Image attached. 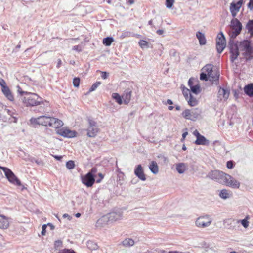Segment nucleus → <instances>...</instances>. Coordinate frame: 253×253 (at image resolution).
Instances as JSON below:
<instances>
[{"mask_svg":"<svg viewBox=\"0 0 253 253\" xmlns=\"http://www.w3.org/2000/svg\"><path fill=\"white\" fill-rule=\"evenodd\" d=\"M228 47L232 62H234L237 59L240 51L242 52V55L245 57L246 61L253 59V47L251 45V42L248 40H244L240 42L229 40Z\"/></svg>","mask_w":253,"mask_h":253,"instance_id":"nucleus-1","label":"nucleus"},{"mask_svg":"<svg viewBox=\"0 0 253 253\" xmlns=\"http://www.w3.org/2000/svg\"><path fill=\"white\" fill-rule=\"evenodd\" d=\"M20 88L19 87L18 92L21 95H25L22 100L23 104L27 107H33L39 106L38 110V112H43L45 111V104L42 101V98L39 96L35 93L28 92L20 90Z\"/></svg>","mask_w":253,"mask_h":253,"instance_id":"nucleus-2","label":"nucleus"},{"mask_svg":"<svg viewBox=\"0 0 253 253\" xmlns=\"http://www.w3.org/2000/svg\"><path fill=\"white\" fill-rule=\"evenodd\" d=\"M230 28L231 31L229 32L230 40L234 39L241 33L243 26L240 21L235 18L231 20Z\"/></svg>","mask_w":253,"mask_h":253,"instance_id":"nucleus-3","label":"nucleus"},{"mask_svg":"<svg viewBox=\"0 0 253 253\" xmlns=\"http://www.w3.org/2000/svg\"><path fill=\"white\" fill-rule=\"evenodd\" d=\"M212 219L210 215L206 214L197 218L195 221L196 226L199 228L209 227L211 223Z\"/></svg>","mask_w":253,"mask_h":253,"instance_id":"nucleus-4","label":"nucleus"},{"mask_svg":"<svg viewBox=\"0 0 253 253\" xmlns=\"http://www.w3.org/2000/svg\"><path fill=\"white\" fill-rule=\"evenodd\" d=\"M201 111L198 109H194L192 110L186 109L182 113V116L186 119L192 121L196 120L200 115Z\"/></svg>","mask_w":253,"mask_h":253,"instance_id":"nucleus-5","label":"nucleus"},{"mask_svg":"<svg viewBox=\"0 0 253 253\" xmlns=\"http://www.w3.org/2000/svg\"><path fill=\"white\" fill-rule=\"evenodd\" d=\"M50 118L51 117L48 116H41L38 118H32L30 121L32 124L48 126Z\"/></svg>","mask_w":253,"mask_h":253,"instance_id":"nucleus-6","label":"nucleus"},{"mask_svg":"<svg viewBox=\"0 0 253 253\" xmlns=\"http://www.w3.org/2000/svg\"><path fill=\"white\" fill-rule=\"evenodd\" d=\"M89 126L87 129V135L89 137H94L98 132L97 123L92 119H88Z\"/></svg>","mask_w":253,"mask_h":253,"instance_id":"nucleus-7","label":"nucleus"},{"mask_svg":"<svg viewBox=\"0 0 253 253\" xmlns=\"http://www.w3.org/2000/svg\"><path fill=\"white\" fill-rule=\"evenodd\" d=\"M226 45L225 37L222 32H220L217 36L216 40V49L218 53L220 54L225 49Z\"/></svg>","mask_w":253,"mask_h":253,"instance_id":"nucleus-8","label":"nucleus"},{"mask_svg":"<svg viewBox=\"0 0 253 253\" xmlns=\"http://www.w3.org/2000/svg\"><path fill=\"white\" fill-rule=\"evenodd\" d=\"M224 180L226 185L232 188L237 189L240 186V182L229 174H225Z\"/></svg>","mask_w":253,"mask_h":253,"instance_id":"nucleus-9","label":"nucleus"},{"mask_svg":"<svg viewBox=\"0 0 253 253\" xmlns=\"http://www.w3.org/2000/svg\"><path fill=\"white\" fill-rule=\"evenodd\" d=\"M243 0H239L237 2L232 1L230 3L229 10L233 17L235 18L236 16L237 13L240 11V9L243 4Z\"/></svg>","mask_w":253,"mask_h":253,"instance_id":"nucleus-10","label":"nucleus"},{"mask_svg":"<svg viewBox=\"0 0 253 253\" xmlns=\"http://www.w3.org/2000/svg\"><path fill=\"white\" fill-rule=\"evenodd\" d=\"M5 170H7L5 171V175L6 178L8 179V181L17 186H21V183L20 181L18 179V178L15 176L14 173L9 169H4Z\"/></svg>","mask_w":253,"mask_h":253,"instance_id":"nucleus-11","label":"nucleus"},{"mask_svg":"<svg viewBox=\"0 0 253 253\" xmlns=\"http://www.w3.org/2000/svg\"><path fill=\"white\" fill-rule=\"evenodd\" d=\"M59 135L67 138H73L76 136L77 132L69 129L61 128L58 129L56 131Z\"/></svg>","mask_w":253,"mask_h":253,"instance_id":"nucleus-12","label":"nucleus"},{"mask_svg":"<svg viewBox=\"0 0 253 253\" xmlns=\"http://www.w3.org/2000/svg\"><path fill=\"white\" fill-rule=\"evenodd\" d=\"M82 182L87 187H90L94 183V176L92 175L90 173H87L82 177Z\"/></svg>","mask_w":253,"mask_h":253,"instance_id":"nucleus-13","label":"nucleus"},{"mask_svg":"<svg viewBox=\"0 0 253 253\" xmlns=\"http://www.w3.org/2000/svg\"><path fill=\"white\" fill-rule=\"evenodd\" d=\"M230 91L220 87L217 93V101H226L229 97Z\"/></svg>","mask_w":253,"mask_h":253,"instance_id":"nucleus-14","label":"nucleus"},{"mask_svg":"<svg viewBox=\"0 0 253 253\" xmlns=\"http://www.w3.org/2000/svg\"><path fill=\"white\" fill-rule=\"evenodd\" d=\"M225 173L217 170L212 171L208 174V177L211 179L219 182L221 179H223Z\"/></svg>","mask_w":253,"mask_h":253,"instance_id":"nucleus-15","label":"nucleus"},{"mask_svg":"<svg viewBox=\"0 0 253 253\" xmlns=\"http://www.w3.org/2000/svg\"><path fill=\"white\" fill-rule=\"evenodd\" d=\"M134 174L141 180L143 181L146 180V176L143 169L140 164L138 165L135 168Z\"/></svg>","mask_w":253,"mask_h":253,"instance_id":"nucleus-16","label":"nucleus"},{"mask_svg":"<svg viewBox=\"0 0 253 253\" xmlns=\"http://www.w3.org/2000/svg\"><path fill=\"white\" fill-rule=\"evenodd\" d=\"M63 125V123L61 120L54 117L50 118L48 126L57 129L61 127Z\"/></svg>","mask_w":253,"mask_h":253,"instance_id":"nucleus-17","label":"nucleus"},{"mask_svg":"<svg viewBox=\"0 0 253 253\" xmlns=\"http://www.w3.org/2000/svg\"><path fill=\"white\" fill-rule=\"evenodd\" d=\"M110 222L115 221L122 218V213L120 211H113L107 214Z\"/></svg>","mask_w":253,"mask_h":253,"instance_id":"nucleus-18","label":"nucleus"},{"mask_svg":"<svg viewBox=\"0 0 253 253\" xmlns=\"http://www.w3.org/2000/svg\"><path fill=\"white\" fill-rule=\"evenodd\" d=\"M219 72L217 71H213L212 74L208 75L209 79L212 83L217 84L219 83Z\"/></svg>","mask_w":253,"mask_h":253,"instance_id":"nucleus-19","label":"nucleus"},{"mask_svg":"<svg viewBox=\"0 0 253 253\" xmlns=\"http://www.w3.org/2000/svg\"><path fill=\"white\" fill-rule=\"evenodd\" d=\"M131 91L129 89L125 90L124 94L122 96L124 100V102L125 104H127L129 102L131 99Z\"/></svg>","mask_w":253,"mask_h":253,"instance_id":"nucleus-20","label":"nucleus"},{"mask_svg":"<svg viewBox=\"0 0 253 253\" xmlns=\"http://www.w3.org/2000/svg\"><path fill=\"white\" fill-rule=\"evenodd\" d=\"M0 228L2 229H6L9 226V221L8 218L4 215H0Z\"/></svg>","mask_w":253,"mask_h":253,"instance_id":"nucleus-21","label":"nucleus"},{"mask_svg":"<svg viewBox=\"0 0 253 253\" xmlns=\"http://www.w3.org/2000/svg\"><path fill=\"white\" fill-rule=\"evenodd\" d=\"M110 222L107 214L102 216L96 222L97 227H103Z\"/></svg>","mask_w":253,"mask_h":253,"instance_id":"nucleus-22","label":"nucleus"},{"mask_svg":"<svg viewBox=\"0 0 253 253\" xmlns=\"http://www.w3.org/2000/svg\"><path fill=\"white\" fill-rule=\"evenodd\" d=\"M194 143L198 145H208L209 144V141L201 135L196 139Z\"/></svg>","mask_w":253,"mask_h":253,"instance_id":"nucleus-23","label":"nucleus"},{"mask_svg":"<svg viewBox=\"0 0 253 253\" xmlns=\"http://www.w3.org/2000/svg\"><path fill=\"white\" fill-rule=\"evenodd\" d=\"M244 91L246 95L250 97H253V84H249L245 85Z\"/></svg>","mask_w":253,"mask_h":253,"instance_id":"nucleus-24","label":"nucleus"},{"mask_svg":"<svg viewBox=\"0 0 253 253\" xmlns=\"http://www.w3.org/2000/svg\"><path fill=\"white\" fill-rule=\"evenodd\" d=\"M2 91L5 96L10 101H13L14 99V97L7 86H3L2 88Z\"/></svg>","mask_w":253,"mask_h":253,"instance_id":"nucleus-25","label":"nucleus"},{"mask_svg":"<svg viewBox=\"0 0 253 253\" xmlns=\"http://www.w3.org/2000/svg\"><path fill=\"white\" fill-rule=\"evenodd\" d=\"M149 169L152 173L156 174L159 172V167L155 161H152L149 166Z\"/></svg>","mask_w":253,"mask_h":253,"instance_id":"nucleus-26","label":"nucleus"},{"mask_svg":"<svg viewBox=\"0 0 253 253\" xmlns=\"http://www.w3.org/2000/svg\"><path fill=\"white\" fill-rule=\"evenodd\" d=\"M232 195V193L226 189H222L220 191L219 196L223 199H227L230 198Z\"/></svg>","mask_w":253,"mask_h":253,"instance_id":"nucleus-27","label":"nucleus"},{"mask_svg":"<svg viewBox=\"0 0 253 253\" xmlns=\"http://www.w3.org/2000/svg\"><path fill=\"white\" fill-rule=\"evenodd\" d=\"M235 220L231 218L226 219L224 220L223 221V224L225 227L230 229L234 228L233 224H235Z\"/></svg>","mask_w":253,"mask_h":253,"instance_id":"nucleus-28","label":"nucleus"},{"mask_svg":"<svg viewBox=\"0 0 253 253\" xmlns=\"http://www.w3.org/2000/svg\"><path fill=\"white\" fill-rule=\"evenodd\" d=\"M196 37L199 41L200 45H205L206 43V40L204 34L202 32L198 31L196 33Z\"/></svg>","mask_w":253,"mask_h":253,"instance_id":"nucleus-29","label":"nucleus"},{"mask_svg":"<svg viewBox=\"0 0 253 253\" xmlns=\"http://www.w3.org/2000/svg\"><path fill=\"white\" fill-rule=\"evenodd\" d=\"M246 29L248 30V33L250 34V37L253 36V19L249 20L246 25Z\"/></svg>","mask_w":253,"mask_h":253,"instance_id":"nucleus-30","label":"nucleus"},{"mask_svg":"<svg viewBox=\"0 0 253 253\" xmlns=\"http://www.w3.org/2000/svg\"><path fill=\"white\" fill-rule=\"evenodd\" d=\"M186 100L190 106H195L198 104V100L192 94H190L188 100Z\"/></svg>","mask_w":253,"mask_h":253,"instance_id":"nucleus-31","label":"nucleus"},{"mask_svg":"<svg viewBox=\"0 0 253 253\" xmlns=\"http://www.w3.org/2000/svg\"><path fill=\"white\" fill-rule=\"evenodd\" d=\"M122 245L126 247H129L134 245V241L131 238H126L122 242Z\"/></svg>","mask_w":253,"mask_h":253,"instance_id":"nucleus-32","label":"nucleus"},{"mask_svg":"<svg viewBox=\"0 0 253 253\" xmlns=\"http://www.w3.org/2000/svg\"><path fill=\"white\" fill-rule=\"evenodd\" d=\"M176 169L179 173L182 174L186 170V167L184 163H180L176 165Z\"/></svg>","mask_w":253,"mask_h":253,"instance_id":"nucleus-33","label":"nucleus"},{"mask_svg":"<svg viewBox=\"0 0 253 253\" xmlns=\"http://www.w3.org/2000/svg\"><path fill=\"white\" fill-rule=\"evenodd\" d=\"M250 219V217L249 215H247L245 217V218L242 220H238L237 221V223L240 222L242 226L246 228L249 226V222L248 221V220Z\"/></svg>","mask_w":253,"mask_h":253,"instance_id":"nucleus-34","label":"nucleus"},{"mask_svg":"<svg viewBox=\"0 0 253 253\" xmlns=\"http://www.w3.org/2000/svg\"><path fill=\"white\" fill-rule=\"evenodd\" d=\"M203 70H204L205 72H207V74L209 75L210 74H212L213 71V66L211 64H207L205 65L203 68Z\"/></svg>","mask_w":253,"mask_h":253,"instance_id":"nucleus-35","label":"nucleus"},{"mask_svg":"<svg viewBox=\"0 0 253 253\" xmlns=\"http://www.w3.org/2000/svg\"><path fill=\"white\" fill-rule=\"evenodd\" d=\"M113 41L114 39L112 37H107L103 39V43L106 46H110Z\"/></svg>","mask_w":253,"mask_h":253,"instance_id":"nucleus-36","label":"nucleus"},{"mask_svg":"<svg viewBox=\"0 0 253 253\" xmlns=\"http://www.w3.org/2000/svg\"><path fill=\"white\" fill-rule=\"evenodd\" d=\"M112 98L120 105L122 104V99L121 96L117 93H113L112 94Z\"/></svg>","mask_w":253,"mask_h":253,"instance_id":"nucleus-37","label":"nucleus"},{"mask_svg":"<svg viewBox=\"0 0 253 253\" xmlns=\"http://www.w3.org/2000/svg\"><path fill=\"white\" fill-rule=\"evenodd\" d=\"M190 91L195 94H198L200 92V85L197 84L190 88Z\"/></svg>","mask_w":253,"mask_h":253,"instance_id":"nucleus-38","label":"nucleus"},{"mask_svg":"<svg viewBox=\"0 0 253 253\" xmlns=\"http://www.w3.org/2000/svg\"><path fill=\"white\" fill-rule=\"evenodd\" d=\"M87 247L92 250H96L98 247L97 245L92 241H88L87 243Z\"/></svg>","mask_w":253,"mask_h":253,"instance_id":"nucleus-39","label":"nucleus"},{"mask_svg":"<svg viewBox=\"0 0 253 253\" xmlns=\"http://www.w3.org/2000/svg\"><path fill=\"white\" fill-rule=\"evenodd\" d=\"M182 93L186 100H188V96L191 94V91L186 87H183Z\"/></svg>","mask_w":253,"mask_h":253,"instance_id":"nucleus-40","label":"nucleus"},{"mask_svg":"<svg viewBox=\"0 0 253 253\" xmlns=\"http://www.w3.org/2000/svg\"><path fill=\"white\" fill-rule=\"evenodd\" d=\"M66 168L69 169H72L75 167V163L73 161L70 160L66 162Z\"/></svg>","mask_w":253,"mask_h":253,"instance_id":"nucleus-41","label":"nucleus"},{"mask_svg":"<svg viewBox=\"0 0 253 253\" xmlns=\"http://www.w3.org/2000/svg\"><path fill=\"white\" fill-rule=\"evenodd\" d=\"M139 45L142 48H148V42L143 40H140L139 42Z\"/></svg>","mask_w":253,"mask_h":253,"instance_id":"nucleus-42","label":"nucleus"},{"mask_svg":"<svg viewBox=\"0 0 253 253\" xmlns=\"http://www.w3.org/2000/svg\"><path fill=\"white\" fill-rule=\"evenodd\" d=\"M100 84H101L100 82H96V83H95L94 84H92V85L89 89V91L90 92L94 91L98 87V86Z\"/></svg>","mask_w":253,"mask_h":253,"instance_id":"nucleus-43","label":"nucleus"},{"mask_svg":"<svg viewBox=\"0 0 253 253\" xmlns=\"http://www.w3.org/2000/svg\"><path fill=\"white\" fill-rule=\"evenodd\" d=\"M200 79L202 81H207L209 79L208 75L207 73L204 72H202L200 74Z\"/></svg>","mask_w":253,"mask_h":253,"instance_id":"nucleus-44","label":"nucleus"},{"mask_svg":"<svg viewBox=\"0 0 253 253\" xmlns=\"http://www.w3.org/2000/svg\"><path fill=\"white\" fill-rule=\"evenodd\" d=\"M80 80L79 78H74L73 79V83L75 87H78L80 85Z\"/></svg>","mask_w":253,"mask_h":253,"instance_id":"nucleus-45","label":"nucleus"},{"mask_svg":"<svg viewBox=\"0 0 253 253\" xmlns=\"http://www.w3.org/2000/svg\"><path fill=\"white\" fill-rule=\"evenodd\" d=\"M174 2V0H166V7L168 8H171Z\"/></svg>","mask_w":253,"mask_h":253,"instance_id":"nucleus-46","label":"nucleus"},{"mask_svg":"<svg viewBox=\"0 0 253 253\" xmlns=\"http://www.w3.org/2000/svg\"><path fill=\"white\" fill-rule=\"evenodd\" d=\"M57 253H76L73 250L64 249L60 250Z\"/></svg>","mask_w":253,"mask_h":253,"instance_id":"nucleus-47","label":"nucleus"},{"mask_svg":"<svg viewBox=\"0 0 253 253\" xmlns=\"http://www.w3.org/2000/svg\"><path fill=\"white\" fill-rule=\"evenodd\" d=\"M227 168L229 169H232L234 166V162L233 161H228L226 164Z\"/></svg>","mask_w":253,"mask_h":253,"instance_id":"nucleus-48","label":"nucleus"},{"mask_svg":"<svg viewBox=\"0 0 253 253\" xmlns=\"http://www.w3.org/2000/svg\"><path fill=\"white\" fill-rule=\"evenodd\" d=\"M4 110H5V112H6V113L9 115H10V116L12 117L14 119H16L15 117L14 116V115L15 114V112H14V111L13 110H11L10 109H7V108H5Z\"/></svg>","mask_w":253,"mask_h":253,"instance_id":"nucleus-49","label":"nucleus"},{"mask_svg":"<svg viewBox=\"0 0 253 253\" xmlns=\"http://www.w3.org/2000/svg\"><path fill=\"white\" fill-rule=\"evenodd\" d=\"M62 242L61 240H57L54 243V247L56 249L62 246Z\"/></svg>","mask_w":253,"mask_h":253,"instance_id":"nucleus-50","label":"nucleus"},{"mask_svg":"<svg viewBox=\"0 0 253 253\" xmlns=\"http://www.w3.org/2000/svg\"><path fill=\"white\" fill-rule=\"evenodd\" d=\"M72 49L78 52H81L82 51V48L80 45L74 46L72 48Z\"/></svg>","mask_w":253,"mask_h":253,"instance_id":"nucleus-51","label":"nucleus"},{"mask_svg":"<svg viewBox=\"0 0 253 253\" xmlns=\"http://www.w3.org/2000/svg\"><path fill=\"white\" fill-rule=\"evenodd\" d=\"M247 7L251 10L253 9V0H250L249 2L247 4Z\"/></svg>","mask_w":253,"mask_h":253,"instance_id":"nucleus-52","label":"nucleus"},{"mask_svg":"<svg viewBox=\"0 0 253 253\" xmlns=\"http://www.w3.org/2000/svg\"><path fill=\"white\" fill-rule=\"evenodd\" d=\"M97 171V169L95 167H93L91 169L90 171L88 172L87 173H90L92 175H94L95 173H96Z\"/></svg>","mask_w":253,"mask_h":253,"instance_id":"nucleus-53","label":"nucleus"},{"mask_svg":"<svg viewBox=\"0 0 253 253\" xmlns=\"http://www.w3.org/2000/svg\"><path fill=\"white\" fill-rule=\"evenodd\" d=\"M47 228V225L46 224H44L42 226V230L41 231V234L42 235H44L45 234V233H46V229Z\"/></svg>","mask_w":253,"mask_h":253,"instance_id":"nucleus-54","label":"nucleus"},{"mask_svg":"<svg viewBox=\"0 0 253 253\" xmlns=\"http://www.w3.org/2000/svg\"><path fill=\"white\" fill-rule=\"evenodd\" d=\"M108 76V73L106 72H101V78L103 79H106L107 78Z\"/></svg>","mask_w":253,"mask_h":253,"instance_id":"nucleus-55","label":"nucleus"},{"mask_svg":"<svg viewBox=\"0 0 253 253\" xmlns=\"http://www.w3.org/2000/svg\"><path fill=\"white\" fill-rule=\"evenodd\" d=\"M142 253H158V252L157 249H151L147 250L145 252H143Z\"/></svg>","mask_w":253,"mask_h":253,"instance_id":"nucleus-56","label":"nucleus"},{"mask_svg":"<svg viewBox=\"0 0 253 253\" xmlns=\"http://www.w3.org/2000/svg\"><path fill=\"white\" fill-rule=\"evenodd\" d=\"M193 81H194V79L193 78H190L188 81V85L190 88H191L192 86H194Z\"/></svg>","mask_w":253,"mask_h":253,"instance_id":"nucleus-57","label":"nucleus"},{"mask_svg":"<svg viewBox=\"0 0 253 253\" xmlns=\"http://www.w3.org/2000/svg\"><path fill=\"white\" fill-rule=\"evenodd\" d=\"M193 134L194 136L196 137V138H197L198 137L201 135L197 130H195V131H194Z\"/></svg>","mask_w":253,"mask_h":253,"instance_id":"nucleus-58","label":"nucleus"},{"mask_svg":"<svg viewBox=\"0 0 253 253\" xmlns=\"http://www.w3.org/2000/svg\"><path fill=\"white\" fill-rule=\"evenodd\" d=\"M63 217L64 218H67L68 220H71L72 219V217L67 213L64 214L63 215Z\"/></svg>","mask_w":253,"mask_h":253,"instance_id":"nucleus-59","label":"nucleus"},{"mask_svg":"<svg viewBox=\"0 0 253 253\" xmlns=\"http://www.w3.org/2000/svg\"><path fill=\"white\" fill-rule=\"evenodd\" d=\"M62 64V61L60 59H58L57 64L56 65L57 68H59L60 67Z\"/></svg>","mask_w":253,"mask_h":253,"instance_id":"nucleus-60","label":"nucleus"},{"mask_svg":"<svg viewBox=\"0 0 253 253\" xmlns=\"http://www.w3.org/2000/svg\"><path fill=\"white\" fill-rule=\"evenodd\" d=\"M0 85L1 86L2 88L3 87V86H6L5 85V82L2 79H1V81H0Z\"/></svg>","mask_w":253,"mask_h":253,"instance_id":"nucleus-61","label":"nucleus"},{"mask_svg":"<svg viewBox=\"0 0 253 253\" xmlns=\"http://www.w3.org/2000/svg\"><path fill=\"white\" fill-rule=\"evenodd\" d=\"M164 31L163 30L159 29L156 31L157 34L158 35H162L164 33Z\"/></svg>","mask_w":253,"mask_h":253,"instance_id":"nucleus-62","label":"nucleus"},{"mask_svg":"<svg viewBox=\"0 0 253 253\" xmlns=\"http://www.w3.org/2000/svg\"><path fill=\"white\" fill-rule=\"evenodd\" d=\"M53 157L57 160H61L62 158V156L54 155Z\"/></svg>","mask_w":253,"mask_h":253,"instance_id":"nucleus-63","label":"nucleus"},{"mask_svg":"<svg viewBox=\"0 0 253 253\" xmlns=\"http://www.w3.org/2000/svg\"><path fill=\"white\" fill-rule=\"evenodd\" d=\"M158 253H167V252L163 250H158L157 249Z\"/></svg>","mask_w":253,"mask_h":253,"instance_id":"nucleus-64","label":"nucleus"}]
</instances>
